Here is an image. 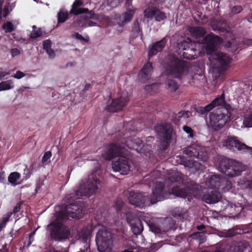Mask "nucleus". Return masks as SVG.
<instances>
[{
	"instance_id": "f257e3e1",
	"label": "nucleus",
	"mask_w": 252,
	"mask_h": 252,
	"mask_svg": "<svg viewBox=\"0 0 252 252\" xmlns=\"http://www.w3.org/2000/svg\"><path fill=\"white\" fill-rule=\"evenodd\" d=\"M83 205L80 201L71 203L66 206L64 211L57 213V220L47 226L51 237L56 240L67 238L69 235L68 228L62 224V221L66 218L80 219L83 216Z\"/></svg>"
},
{
	"instance_id": "f03ea898",
	"label": "nucleus",
	"mask_w": 252,
	"mask_h": 252,
	"mask_svg": "<svg viewBox=\"0 0 252 252\" xmlns=\"http://www.w3.org/2000/svg\"><path fill=\"white\" fill-rule=\"evenodd\" d=\"M220 42V39L214 34H209L203 39L206 53L210 55L209 60L213 71L218 72L228 69L231 62V59L226 54L215 51Z\"/></svg>"
},
{
	"instance_id": "7ed1b4c3",
	"label": "nucleus",
	"mask_w": 252,
	"mask_h": 252,
	"mask_svg": "<svg viewBox=\"0 0 252 252\" xmlns=\"http://www.w3.org/2000/svg\"><path fill=\"white\" fill-rule=\"evenodd\" d=\"M128 155L129 153L125 147L117 144L108 146L105 153L102 154V157L106 159L118 157L117 159L112 161V168L115 172H120L125 174L130 171Z\"/></svg>"
},
{
	"instance_id": "20e7f679",
	"label": "nucleus",
	"mask_w": 252,
	"mask_h": 252,
	"mask_svg": "<svg viewBox=\"0 0 252 252\" xmlns=\"http://www.w3.org/2000/svg\"><path fill=\"white\" fill-rule=\"evenodd\" d=\"M153 184L156 186L153 190V194L151 199L147 195L142 194L140 192L130 191L129 192L128 199L130 204L140 208H144L150 200L151 204H154L165 198L163 191V186L160 182L153 181Z\"/></svg>"
},
{
	"instance_id": "39448f33",
	"label": "nucleus",
	"mask_w": 252,
	"mask_h": 252,
	"mask_svg": "<svg viewBox=\"0 0 252 252\" xmlns=\"http://www.w3.org/2000/svg\"><path fill=\"white\" fill-rule=\"evenodd\" d=\"M188 71V65L185 63L177 58H173L170 63L167 66L164 72L167 76V89L171 92H175L178 88V85L175 81L170 80V77L180 78L185 75Z\"/></svg>"
},
{
	"instance_id": "423d86ee",
	"label": "nucleus",
	"mask_w": 252,
	"mask_h": 252,
	"mask_svg": "<svg viewBox=\"0 0 252 252\" xmlns=\"http://www.w3.org/2000/svg\"><path fill=\"white\" fill-rule=\"evenodd\" d=\"M218 169L229 177H235L245 170L246 167L241 162L226 158H222L219 163Z\"/></svg>"
},
{
	"instance_id": "0eeeda50",
	"label": "nucleus",
	"mask_w": 252,
	"mask_h": 252,
	"mask_svg": "<svg viewBox=\"0 0 252 252\" xmlns=\"http://www.w3.org/2000/svg\"><path fill=\"white\" fill-rule=\"evenodd\" d=\"M99 184V180L97 179L95 175L93 174L89 175L87 181L80 185L73 197L74 199H78L82 196L88 197L91 196L97 192Z\"/></svg>"
},
{
	"instance_id": "6e6552de",
	"label": "nucleus",
	"mask_w": 252,
	"mask_h": 252,
	"mask_svg": "<svg viewBox=\"0 0 252 252\" xmlns=\"http://www.w3.org/2000/svg\"><path fill=\"white\" fill-rule=\"evenodd\" d=\"M230 113L225 107H222L216 112L210 114V125L215 130L221 128L229 120Z\"/></svg>"
},
{
	"instance_id": "1a4fd4ad",
	"label": "nucleus",
	"mask_w": 252,
	"mask_h": 252,
	"mask_svg": "<svg viewBox=\"0 0 252 252\" xmlns=\"http://www.w3.org/2000/svg\"><path fill=\"white\" fill-rule=\"evenodd\" d=\"M112 234L106 228L99 230L96 236V243L99 252H110Z\"/></svg>"
},
{
	"instance_id": "9d476101",
	"label": "nucleus",
	"mask_w": 252,
	"mask_h": 252,
	"mask_svg": "<svg viewBox=\"0 0 252 252\" xmlns=\"http://www.w3.org/2000/svg\"><path fill=\"white\" fill-rule=\"evenodd\" d=\"M184 153L190 157H194L203 162L208 158V154L205 147L194 144L187 147Z\"/></svg>"
},
{
	"instance_id": "9b49d317",
	"label": "nucleus",
	"mask_w": 252,
	"mask_h": 252,
	"mask_svg": "<svg viewBox=\"0 0 252 252\" xmlns=\"http://www.w3.org/2000/svg\"><path fill=\"white\" fill-rule=\"evenodd\" d=\"M199 189V186L193 182L188 183L186 189H180L177 187H174L172 190L173 194L181 197H185L189 194H192L193 196L197 195V190Z\"/></svg>"
},
{
	"instance_id": "f8f14e48",
	"label": "nucleus",
	"mask_w": 252,
	"mask_h": 252,
	"mask_svg": "<svg viewBox=\"0 0 252 252\" xmlns=\"http://www.w3.org/2000/svg\"><path fill=\"white\" fill-rule=\"evenodd\" d=\"M144 15L146 18L154 19L157 22L165 20L167 16L166 14L156 7L149 6L144 11Z\"/></svg>"
},
{
	"instance_id": "ddd939ff",
	"label": "nucleus",
	"mask_w": 252,
	"mask_h": 252,
	"mask_svg": "<svg viewBox=\"0 0 252 252\" xmlns=\"http://www.w3.org/2000/svg\"><path fill=\"white\" fill-rule=\"evenodd\" d=\"M174 224L170 218L161 219L158 224H154L150 227L151 230L155 233H162L168 231Z\"/></svg>"
},
{
	"instance_id": "4468645a",
	"label": "nucleus",
	"mask_w": 252,
	"mask_h": 252,
	"mask_svg": "<svg viewBox=\"0 0 252 252\" xmlns=\"http://www.w3.org/2000/svg\"><path fill=\"white\" fill-rule=\"evenodd\" d=\"M156 131L163 137L164 142L168 143L173 136V128L169 124H164L156 126Z\"/></svg>"
},
{
	"instance_id": "2eb2a0df",
	"label": "nucleus",
	"mask_w": 252,
	"mask_h": 252,
	"mask_svg": "<svg viewBox=\"0 0 252 252\" xmlns=\"http://www.w3.org/2000/svg\"><path fill=\"white\" fill-rule=\"evenodd\" d=\"M135 10V8H130L121 15H116L115 16L113 17V18L118 21V24L122 27L127 23L131 21L134 14Z\"/></svg>"
},
{
	"instance_id": "dca6fc26",
	"label": "nucleus",
	"mask_w": 252,
	"mask_h": 252,
	"mask_svg": "<svg viewBox=\"0 0 252 252\" xmlns=\"http://www.w3.org/2000/svg\"><path fill=\"white\" fill-rule=\"evenodd\" d=\"M128 101L126 95L122 96L120 98L114 99L112 103L107 106V109L111 112H115L120 110L125 106Z\"/></svg>"
},
{
	"instance_id": "f3484780",
	"label": "nucleus",
	"mask_w": 252,
	"mask_h": 252,
	"mask_svg": "<svg viewBox=\"0 0 252 252\" xmlns=\"http://www.w3.org/2000/svg\"><path fill=\"white\" fill-rule=\"evenodd\" d=\"M128 101L126 95L122 96L120 98L114 99L112 103L107 106V109L111 112H115L120 110L125 106Z\"/></svg>"
},
{
	"instance_id": "a211bd4d",
	"label": "nucleus",
	"mask_w": 252,
	"mask_h": 252,
	"mask_svg": "<svg viewBox=\"0 0 252 252\" xmlns=\"http://www.w3.org/2000/svg\"><path fill=\"white\" fill-rule=\"evenodd\" d=\"M242 145L244 143L241 142L236 137H228L223 142L222 146L230 150H235V149L241 151Z\"/></svg>"
},
{
	"instance_id": "6ab92c4d",
	"label": "nucleus",
	"mask_w": 252,
	"mask_h": 252,
	"mask_svg": "<svg viewBox=\"0 0 252 252\" xmlns=\"http://www.w3.org/2000/svg\"><path fill=\"white\" fill-rule=\"evenodd\" d=\"M153 72V66L151 63L148 62L144 64L139 74V79L142 82H145L151 78Z\"/></svg>"
},
{
	"instance_id": "aec40b11",
	"label": "nucleus",
	"mask_w": 252,
	"mask_h": 252,
	"mask_svg": "<svg viewBox=\"0 0 252 252\" xmlns=\"http://www.w3.org/2000/svg\"><path fill=\"white\" fill-rule=\"evenodd\" d=\"M126 144L129 149L134 150L137 152H141L143 147L142 141L137 137L127 138Z\"/></svg>"
},
{
	"instance_id": "412c9836",
	"label": "nucleus",
	"mask_w": 252,
	"mask_h": 252,
	"mask_svg": "<svg viewBox=\"0 0 252 252\" xmlns=\"http://www.w3.org/2000/svg\"><path fill=\"white\" fill-rule=\"evenodd\" d=\"M220 197V194L218 191L212 190L203 196V200L207 203H215L219 201Z\"/></svg>"
},
{
	"instance_id": "4be33fe9",
	"label": "nucleus",
	"mask_w": 252,
	"mask_h": 252,
	"mask_svg": "<svg viewBox=\"0 0 252 252\" xmlns=\"http://www.w3.org/2000/svg\"><path fill=\"white\" fill-rule=\"evenodd\" d=\"M224 182L222 178H220L217 175H214L210 177L206 184L211 188L219 189L221 185H223Z\"/></svg>"
},
{
	"instance_id": "5701e85b",
	"label": "nucleus",
	"mask_w": 252,
	"mask_h": 252,
	"mask_svg": "<svg viewBox=\"0 0 252 252\" xmlns=\"http://www.w3.org/2000/svg\"><path fill=\"white\" fill-rule=\"evenodd\" d=\"M166 41V38L164 37L160 41L155 43L149 52V56L151 57L157 54L158 52L161 51L165 46Z\"/></svg>"
},
{
	"instance_id": "b1692460",
	"label": "nucleus",
	"mask_w": 252,
	"mask_h": 252,
	"mask_svg": "<svg viewBox=\"0 0 252 252\" xmlns=\"http://www.w3.org/2000/svg\"><path fill=\"white\" fill-rule=\"evenodd\" d=\"M83 5V2L79 0H75L72 5V8L70 10V14H74L77 15L88 12L89 10L86 8H78V7Z\"/></svg>"
},
{
	"instance_id": "393cba45",
	"label": "nucleus",
	"mask_w": 252,
	"mask_h": 252,
	"mask_svg": "<svg viewBox=\"0 0 252 252\" xmlns=\"http://www.w3.org/2000/svg\"><path fill=\"white\" fill-rule=\"evenodd\" d=\"M187 179V177L179 172L173 171L171 172L168 179L170 182H177L181 183H184V181Z\"/></svg>"
},
{
	"instance_id": "a878e982",
	"label": "nucleus",
	"mask_w": 252,
	"mask_h": 252,
	"mask_svg": "<svg viewBox=\"0 0 252 252\" xmlns=\"http://www.w3.org/2000/svg\"><path fill=\"white\" fill-rule=\"evenodd\" d=\"M189 31L192 36L195 38L200 37L206 33L205 30L200 27H190L189 28Z\"/></svg>"
},
{
	"instance_id": "bb28decb",
	"label": "nucleus",
	"mask_w": 252,
	"mask_h": 252,
	"mask_svg": "<svg viewBox=\"0 0 252 252\" xmlns=\"http://www.w3.org/2000/svg\"><path fill=\"white\" fill-rule=\"evenodd\" d=\"M131 228L135 235H138L143 231V227L141 221L137 219L134 222L131 223Z\"/></svg>"
},
{
	"instance_id": "cd10ccee",
	"label": "nucleus",
	"mask_w": 252,
	"mask_h": 252,
	"mask_svg": "<svg viewBox=\"0 0 252 252\" xmlns=\"http://www.w3.org/2000/svg\"><path fill=\"white\" fill-rule=\"evenodd\" d=\"M52 42L50 40L47 39L43 42V47L44 50L48 54L49 58L53 59L55 57V53L51 49Z\"/></svg>"
},
{
	"instance_id": "c85d7f7f",
	"label": "nucleus",
	"mask_w": 252,
	"mask_h": 252,
	"mask_svg": "<svg viewBox=\"0 0 252 252\" xmlns=\"http://www.w3.org/2000/svg\"><path fill=\"white\" fill-rule=\"evenodd\" d=\"M20 177L21 175L19 173L13 172L9 174L8 177V181L11 185L15 186L21 184V182H19Z\"/></svg>"
},
{
	"instance_id": "c756f323",
	"label": "nucleus",
	"mask_w": 252,
	"mask_h": 252,
	"mask_svg": "<svg viewBox=\"0 0 252 252\" xmlns=\"http://www.w3.org/2000/svg\"><path fill=\"white\" fill-rule=\"evenodd\" d=\"M14 87V82L12 80L1 81L0 82V92L12 89Z\"/></svg>"
},
{
	"instance_id": "7c9ffc66",
	"label": "nucleus",
	"mask_w": 252,
	"mask_h": 252,
	"mask_svg": "<svg viewBox=\"0 0 252 252\" xmlns=\"http://www.w3.org/2000/svg\"><path fill=\"white\" fill-rule=\"evenodd\" d=\"M91 232L87 228H83L78 234L79 239L83 242H86L90 239Z\"/></svg>"
},
{
	"instance_id": "2f4dec72",
	"label": "nucleus",
	"mask_w": 252,
	"mask_h": 252,
	"mask_svg": "<svg viewBox=\"0 0 252 252\" xmlns=\"http://www.w3.org/2000/svg\"><path fill=\"white\" fill-rule=\"evenodd\" d=\"M182 164L185 167L189 168H194L196 170H199L202 169V167L200 163L197 161L193 162L192 160H184Z\"/></svg>"
},
{
	"instance_id": "473e14b6",
	"label": "nucleus",
	"mask_w": 252,
	"mask_h": 252,
	"mask_svg": "<svg viewBox=\"0 0 252 252\" xmlns=\"http://www.w3.org/2000/svg\"><path fill=\"white\" fill-rule=\"evenodd\" d=\"M225 104L226 103L224 100V94H221L220 97L216 98L210 104L211 105V107L212 109L214 107L218 106H224Z\"/></svg>"
},
{
	"instance_id": "72a5a7b5",
	"label": "nucleus",
	"mask_w": 252,
	"mask_h": 252,
	"mask_svg": "<svg viewBox=\"0 0 252 252\" xmlns=\"http://www.w3.org/2000/svg\"><path fill=\"white\" fill-rule=\"evenodd\" d=\"M86 15L84 18L86 19H92L94 20H97L100 22H102L103 14H96L93 13L92 11L86 12Z\"/></svg>"
},
{
	"instance_id": "f704fd0d",
	"label": "nucleus",
	"mask_w": 252,
	"mask_h": 252,
	"mask_svg": "<svg viewBox=\"0 0 252 252\" xmlns=\"http://www.w3.org/2000/svg\"><path fill=\"white\" fill-rule=\"evenodd\" d=\"M33 30L30 34V38H36L41 36L43 34V32L41 29H37L35 26H32Z\"/></svg>"
},
{
	"instance_id": "c9c22d12",
	"label": "nucleus",
	"mask_w": 252,
	"mask_h": 252,
	"mask_svg": "<svg viewBox=\"0 0 252 252\" xmlns=\"http://www.w3.org/2000/svg\"><path fill=\"white\" fill-rule=\"evenodd\" d=\"M189 117V112L181 111L176 115L175 118L179 121H185Z\"/></svg>"
},
{
	"instance_id": "e433bc0d",
	"label": "nucleus",
	"mask_w": 252,
	"mask_h": 252,
	"mask_svg": "<svg viewBox=\"0 0 252 252\" xmlns=\"http://www.w3.org/2000/svg\"><path fill=\"white\" fill-rule=\"evenodd\" d=\"M192 237L198 240L199 243H202L206 240L205 233L203 232H197L192 234Z\"/></svg>"
},
{
	"instance_id": "4c0bfd02",
	"label": "nucleus",
	"mask_w": 252,
	"mask_h": 252,
	"mask_svg": "<svg viewBox=\"0 0 252 252\" xmlns=\"http://www.w3.org/2000/svg\"><path fill=\"white\" fill-rule=\"evenodd\" d=\"M68 18V13L60 11L58 13V23H63Z\"/></svg>"
},
{
	"instance_id": "58836bf2",
	"label": "nucleus",
	"mask_w": 252,
	"mask_h": 252,
	"mask_svg": "<svg viewBox=\"0 0 252 252\" xmlns=\"http://www.w3.org/2000/svg\"><path fill=\"white\" fill-rule=\"evenodd\" d=\"M159 88L158 84H153L151 85H147L145 87L146 91L149 93H156Z\"/></svg>"
},
{
	"instance_id": "ea45409f",
	"label": "nucleus",
	"mask_w": 252,
	"mask_h": 252,
	"mask_svg": "<svg viewBox=\"0 0 252 252\" xmlns=\"http://www.w3.org/2000/svg\"><path fill=\"white\" fill-rule=\"evenodd\" d=\"M252 127V113L248 117L245 118L242 127Z\"/></svg>"
},
{
	"instance_id": "a19ab883",
	"label": "nucleus",
	"mask_w": 252,
	"mask_h": 252,
	"mask_svg": "<svg viewBox=\"0 0 252 252\" xmlns=\"http://www.w3.org/2000/svg\"><path fill=\"white\" fill-rule=\"evenodd\" d=\"M184 49L186 50V52L183 53V56L185 58H187L188 59H192L195 58V57H194V55L192 54H191V52L195 51V50L192 49L191 48L187 49L184 48Z\"/></svg>"
},
{
	"instance_id": "79ce46f5",
	"label": "nucleus",
	"mask_w": 252,
	"mask_h": 252,
	"mask_svg": "<svg viewBox=\"0 0 252 252\" xmlns=\"http://www.w3.org/2000/svg\"><path fill=\"white\" fill-rule=\"evenodd\" d=\"M11 213H8L2 218L1 221L0 223V228L4 227L6 225V223L8 222L10 217L11 216Z\"/></svg>"
},
{
	"instance_id": "37998d69",
	"label": "nucleus",
	"mask_w": 252,
	"mask_h": 252,
	"mask_svg": "<svg viewBox=\"0 0 252 252\" xmlns=\"http://www.w3.org/2000/svg\"><path fill=\"white\" fill-rule=\"evenodd\" d=\"M228 247L226 245H221L217 247L214 251L206 252H228Z\"/></svg>"
},
{
	"instance_id": "c03bdc74",
	"label": "nucleus",
	"mask_w": 252,
	"mask_h": 252,
	"mask_svg": "<svg viewBox=\"0 0 252 252\" xmlns=\"http://www.w3.org/2000/svg\"><path fill=\"white\" fill-rule=\"evenodd\" d=\"M3 28L6 32H11L14 30L13 24L10 22H7L3 25Z\"/></svg>"
},
{
	"instance_id": "a18cd8bd",
	"label": "nucleus",
	"mask_w": 252,
	"mask_h": 252,
	"mask_svg": "<svg viewBox=\"0 0 252 252\" xmlns=\"http://www.w3.org/2000/svg\"><path fill=\"white\" fill-rule=\"evenodd\" d=\"M212 109L211 107V105L209 104L206 106L205 107H200L197 109V112L199 113L204 114L209 111H210Z\"/></svg>"
},
{
	"instance_id": "49530a36",
	"label": "nucleus",
	"mask_w": 252,
	"mask_h": 252,
	"mask_svg": "<svg viewBox=\"0 0 252 252\" xmlns=\"http://www.w3.org/2000/svg\"><path fill=\"white\" fill-rule=\"evenodd\" d=\"M241 152L245 153L252 157V148L245 145V144L242 145V149Z\"/></svg>"
},
{
	"instance_id": "de8ad7c7",
	"label": "nucleus",
	"mask_w": 252,
	"mask_h": 252,
	"mask_svg": "<svg viewBox=\"0 0 252 252\" xmlns=\"http://www.w3.org/2000/svg\"><path fill=\"white\" fill-rule=\"evenodd\" d=\"M123 0H108L107 4L110 7L114 8L119 5Z\"/></svg>"
},
{
	"instance_id": "09e8293b",
	"label": "nucleus",
	"mask_w": 252,
	"mask_h": 252,
	"mask_svg": "<svg viewBox=\"0 0 252 252\" xmlns=\"http://www.w3.org/2000/svg\"><path fill=\"white\" fill-rule=\"evenodd\" d=\"M96 24L91 20H86L85 22L81 25V27L86 28L88 27L96 26Z\"/></svg>"
},
{
	"instance_id": "8fccbe9b",
	"label": "nucleus",
	"mask_w": 252,
	"mask_h": 252,
	"mask_svg": "<svg viewBox=\"0 0 252 252\" xmlns=\"http://www.w3.org/2000/svg\"><path fill=\"white\" fill-rule=\"evenodd\" d=\"M51 155V153L50 151L45 152L42 157V162L43 163H45L47 161V160L50 158Z\"/></svg>"
},
{
	"instance_id": "3c124183",
	"label": "nucleus",
	"mask_w": 252,
	"mask_h": 252,
	"mask_svg": "<svg viewBox=\"0 0 252 252\" xmlns=\"http://www.w3.org/2000/svg\"><path fill=\"white\" fill-rule=\"evenodd\" d=\"M25 76H26V74L25 73H24L23 72H22L20 70H18V71H17L15 73V74L13 75L12 76V77L14 78L17 79H20L24 77Z\"/></svg>"
},
{
	"instance_id": "603ef678",
	"label": "nucleus",
	"mask_w": 252,
	"mask_h": 252,
	"mask_svg": "<svg viewBox=\"0 0 252 252\" xmlns=\"http://www.w3.org/2000/svg\"><path fill=\"white\" fill-rule=\"evenodd\" d=\"M102 22H104L109 26H113L115 24L114 22H112L111 19L107 16L103 15Z\"/></svg>"
},
{
	"instance_id": "864d4df0",
	"label": "nucleus",
	"mask_w": 252,
	"mask_h": 252,
	"mask_svg": "<svg viewBox=\"0 0 252 252\" xmlns=\"http://www.w3.org/2000/svg\"><path fill=\"white\" fill-rule=\"evenodd\" d=\"M242 10V7L240 5L234 6L231 9V12L234 14L240 13Z\"/></svg>"
},
{
	"instance_id": "5fc2aeb1",
	"label": "nucleus",
	"mask_w": 252,
	"mask_h": 252,
	"mask_svg": "<svg viewBox=\"0 0 252 252\" xmlns=\"http://www.w3.org/2000/svg\"><path fill=\"white\" fill-rule=\"evenodd\" d=\"M123 207V203L121 201H118L116 202V204L115 205V207L117 212L121 210Z\"/></svg>"
},
{
	"instance_id": "6e6d98bb",
	"label": "nucleus",
	"mask_w": 252,
	"mask_h": 252,
	"mask_svg": "<svg viewBox=\"0 0 252 252\" xmlns=\"http://www.w3.org/2000/svg\"><path fill=\"white\" fill-rule=\"evenodd\" d=\"M184 130L187 133L189 134V137H192L193 136L192 130L189 126H185L184 127Z\"/></svg>"
},
{
	"instance_id": "4d7b16f0",
	"label": "nucleus",
	"mask_w": 252,
	"mask_h": 252,
	"mask_svg": "<svg viewBox=\"0 0 252 252\" xmlns=\"http://www.w3.org/2000/svg\"><path fill=\"white\" fill-rule=\"evenodd\" d=\"M133 30L138 33L140 32L139 23L137 21H136L133 23Z\"/></svg>"
},
{
	"instance_id": "13d9d810",
	"label": "nucleus",
	"mask_w": 252,
	"mask_h": 252,
	"mask_svg": "<svg viewBox=\"0 0 252 252\" xmlns=\"http://www.w3.org/2000/svg\"><path fill=\"white\" fill-rule=\"evenodd\" d=\"M73 36L75 37H76L77 39H79V40H81L82 41H84L85 42H88V39H87L86 38H85L84 37H83L82 36V35H81L80 34L78 33H74Z\"/></svg>"
},
{
	"instance_id": "bf43d9fd",
	"label": "nucleus",
	"mask_w": 252,
	"mask_h": 252,
	"mask_svg": "<svg viewBox=\"0 0 252 252\" xmlns=\"http://www.w3.org/2000/svg\"><path fill=\"white\" fill-rule=\"evenodd\" d=\"M10 53H11L12 57H14L15 56H17L19 54H20V52L18 49L14 48V49H12L10 50Z\"/></svg>"
},
{
	"instance_id": "052dcab7",
	"label": "nucleus",
	"mask_w": 252,
	"mask_h": 252,
	"mask_svg": "<svg viewBox=\"0 0 252 252\" xmlns=\"http://www.w3.org/2000/svg\"><path fill=\"white\" fill-rule=\"evenodd\" d=\"M20 206L21 205L20 203H17L14 208L12 213L16 214V213L18 212L20 210Z\"/></svg>"
},
{
	"instance_id": "680f3d73",
	"label": "nucleus",
	"mask_w": 252,
	"mask_h": 252,
	"mask_svg": "<svg viewBox=\"0 0 252 252\" xmlns=\"http://www.w3.org/2000/svg\"><path fill=\"white\" fill-rule=\"evenodd\" d=\"M8 14V6L5 5L3 11V16L5 17Z\"/></svg>"
},
{
	"instance_id": "e2e57ef3",
	"label": "nucleus",
	"mask_w": 252,
	"mask_h": 252,
	"mask_svg": "<svg viewBox=\"0 0 252 252\" xmlns=\"http://www.w3.org/2000/svg\"><path fill=\"white\" fill-rule=\"evenodd\" d=\"M241 246L240 244H238L234 247V252H243L242 250L240 248Z\"/></svg>"
},
{
	"instance_id": "0e129e2a",
	"label": "nucleus",
	"mask_w": 252,
	"mask_h": 252,
	"mask_svg": "<svg viewBox=\"0 0 252 252\" xmlns=\"http://www.w3.org/2000/svg\"><path fill=\"white\" fill-rule=\"evenodd\" d=\"M9 72L6 71H0V80L3 79L6 75H8Z\"/></svg>"
},
{
	"instance_id": "69168bd1",
	"label": "nucleus",
	"mask_w": 252,
	"mask_h": 252,
	"mask_svg": "<svg viewBox=\"0 0 252 252\" xmlns=\"http://www.w3.org/2000/svg\"><path fill=\"white\" fill-rule=\"evenodd\" d=\"M5 181V174L3 172H0V182L3 183Z\"/></svg>"
},
{
	"instance_id": "338daca9",
	"label": "nucleus",
	"mask_w": 252,
	"mask_h": 252,
	"mask_svg": "<svg viewBox=\"0 0 252 252\" xmlns=\"http://www.w3.org/2000/svg\"><path fill=\"white\" fill-rule=\"evenodd\" d=\"M54 252H68V250L65 248H61L54 251Z\"/></svg>"
},
{
	"instance_id": "774afa93",
	"label": "nucleus",
	"mask_w": 252,
	"mask_h": 252,
	"mask_svg": "<svg viewBox=\"0 0 252 252\" xmlns=\"http://www.w3.org/2000/svg\"><path fill=\"white\" fill-rule=\"evenodd\" d=\"M0 252H8V250L6 248V245L2 246V248L0 249Z\"/></svg>"
}]
</instances>
